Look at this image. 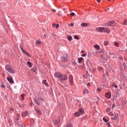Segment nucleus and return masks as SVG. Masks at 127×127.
I'll return each instance as SVG.
<instances>
[{
    "label": "nucleus",
    "mask_w": 127,
    "mask_h": 127,
    "mask_svg": "<svg viewBox=\"0 0 127 127\" xmlns=\"http://www.w3.org/2000/svg\"><path fill=\"white\" fill-rule=\"evenodd\" d=\"M55 78H59L61 81H67L68 78L66 74L60 73V72H56L54 74Z\"/></svg>",
    "instance_id": "nucleus-1"
},
{
    "label": "nucleus",
    "mask_w": 127,
    "mask_h": 127,
    "mask_svg": "<svg viewBox=\"0 0 127 127\" xmlns=\"http://www.w3.org/2000/svg\"><path fill=\"white\" fill-rule=\"evenodd\" d=\"M5 70L7 71L10 74H14L15 73V70H14V68L11 66L10 65H6L5 67Z\"/></svg>",
    "instance_id": "nucleus-2"
},
{
    "label": "nucleus",
    "mask_w": 127,
    "mask_h": 127,
    "mask_svg": "<svg viewBox=\"0 0 127 127\" xmlns=\"http://www.w3.org/2000/svg\"><path fill=\"white\" fill-rule=\"evenodd\" d=\"M96 31L98 32H106V33H110L111 32V31L108 30L107 28L105 27H98L96 28Z\"/></svg>",
    "instance_id": "nucleus-3"
},
{
    "label": "nucleus",
    "mask_w": 127,
    "mask_h": 127,
    "mask_svg": "<svg viewBox=\"0 0 127 127\" xmlns=\"http://www.w3.org/2000/svg\"><path fill=\"white\" fill-rule=\"evenodd\" d=\"M84 114H85V111H84V109H80L78 111L74 113V116L75 117H80V116L82 115H84Z\"/></svg>",
    "instance_id": "nucleus-4"
},
{
    "label": "nucleus",
    "mask_w": 127,
    "mask_h": 127,
    "mask_svg": "<svg viewBox=\"0 0 127 127\" xmlns=\"http://www.w3.org/2000/svg\"><path fill=\"white\" fill-rule=\"evenodd\" d=\"M69 59V55L68 54H64L63 57V62H66Z\"/></svg>",
    "instance_id": "nucleus-5"
},
{
    "label": "nucleus",
    "mask_w": 127,
    "mask_h": 127,
    "mask_svg": "<svg viewBox=\"0 0 127 127\" xmlns=\"http://www.w3.org/2000/svg\"><path fill=\"white\" fill-rule=\"evenodd\" d=\"M63 115L61 114L59 115V118L58 119V121H59V123H62V121H63Z\"/></svg>",
    "instance_id": "nucleus-6"
},
{
    "label": "nucleus",
    "mask_w": 127,
    "mask_h": 127,
    "mask_svg": "<svg viewBox=\"0 0 127 127\" xmlns=\"http://www.w3.org/2000/svg\"><path fill=\"white\" fill-rule=\"evenodd\" d=\"M116 22L115 21L109 22L107 26H115Z\"/></svg>",
    "instance_id": "nucleus-7"
},
{
    "label": "nucleus",
    "mask_w": 127,
    "mask_h": 127,
    "mask_svg": "<svg viewBox=\"0 0 127 127\" xmlns=\"http://www.w3.org/2000/svg\"><path fill=\"white\" fill-rule=\"evenodd\" d=\"M105 97L107 99H110L111 97H112V94L110 92H107L105 94Z\"/></svg>",
    "instance_id": "nucleus-8"
},
{
    "label": "nucleus",
    "mask_w": 127,
    "mask_h": 127,
    "mask_svg": "<svg viewBox=\"0 0 127 127\" xmlns=\"http://www.w3.org/2000/svg\"><path fill=\"white\" fill-rule=\"evenodd\" d=\"M73 81V76L70 75L69 76V83L70 85H73L74 84V82Z\"/></svg>",
    "instance_id": "nucleus-9"
},
{
    "label": "nucleus",
    "mask_w": 127,
    "mask_h": 127,
    "mask_svg": "<svg viewBox=\"0 0 127 127\" xmlns=\"http://www.w3.org/2000/svg\"><path fill=\"white\" fill-rule=\"evenodd\" d=\"M7 80H8V82H9L10 84H11V83H14L13 80L11 77H7Z\"/></svg>",
    "instance_id": "nucleus-10"
},
{
    "label": "nucleus",
    "mask_w": 127,
    "mask_h": 127,
    "mask_svg": "<svg viewBox=\"0 0 127 127\" xmlns=\"http://www.w3.org/2000/svg\"><path fill=\"white\" fill-rule=\"evenodd\" d=\"M34 101L35 104L37 105V106H40V102H38V100L36 98H34Z\"/></svg>",
    "instance_id": "nucleus-11"
},
{
    "label": "nucleus",
    "mask_w": 127,
    "mask_h": 127,
    "mask_svg": "<svg viewBox=\"0 0 127 127\" xmlns=\"http://www.w3.org/2000/svg\"><path fill=\"white\" fill-rule=\"evenodd\" d=\"M66 38L68 41H71L73 39V38L70 35H67Z\"/></svg>",
    "instance_id": "nucleus-12"
},
{
    "label": "nucleus",
    "mask_w": 127,
    "mask_h": 127,
    "mask_svg": "<svg viewBox=\"0 0 127 127\" xmlns=\"http://www.w3.org/2000/svg\"><path fill=\"white\" fill-rule=\"evenodd\" d=\"M87 94H89V90H88V89H87L86 88H85L83 90V95Z\"/></svg>",
    "instance_id": "nucleus-13"
},
{
    "label": "nucleus",
    "mask_w": 127,
    "mask_h": 127,
    "mask_svg": "<svg viewBox=\"0 0 127 127\" xmlns=\"http://www.w3.org/2000/svg\"><path fill=\"white\" fill-rule=\"evenodd\" d=\"M22 116L23 117H26V116H28V112L26 111L22 113Z\"/></svg>",
    "instance_id": "nucleus-14"
},
{
    "label": "nucleus",
    "mask_w": 127,
    "mask_h": 127,
    "mask_svg": "<svg viewBox=\"0 0 127 127\" xmlns=\"http://www.w3.org/2000/svg\"><path fill=\"white\" fill-rule=\"evenodd\" d=\"M81 26H82V27H87V26H88V24L86 23H82L81 24Z\"/></svg>",
    "instance_id": "nucleus-15"
},
{
    "label": "nucleus",
    "mask_w": 127,
    "mask_h": 127,
    "mask_svg": "<svg viewBox=\"0 0 127 127\" xmlns=\"http://www.w3.org/2000/svg\"><path fill=\"white\" fill-rule=\"evenodd\" d=\"M94 48H96L97 50H100V46L99 45H95L94 46Z\"/></svg>",
    "instance_id": "nucleus-16"
},
{
    "label": "nucleus",
    "mask_w": 127,
    "mask_h": 127,
    "mask_svg": "<svg viewBox=\"0 0 127 127\" xmlns=\"http://www.w3.org/2000/svg\"><path fill=\"white\" fill-rule=\"evenodd\" d=\"M42 84H43L44 85H45V86H48V83H47V82H46V79H44L43 81Z\"/></svg>",
    "instance_id": "nucleus-17"
},
{
    "label": "nucleus",
    "mask_w": 127,
    "mask_h": 127,
    "mask_svg": "<svg viewBox=\"0 0 127 127\" xmlns=\"http://www.w3.org/2000/svg\"><path fill=\"white\" fill-rule=\"evenodd\" d=\"M119 119V115L118 113L116 114L114 117V120H118Z\"/></svg>",
    "instance_id": "nucleus-18"
},
{
    "label": "nucleus",
    "mask_w": 127,
    "mask_h": 127,
    "mask_svg": "<svg viewBox=\"0 0 127 127\" xmlns=\"http://www.w3.org/2000/svg\"><path fill=\"white\" fill-rule=\"evenodd\" d=\"M23 53H24L25 54H26V55H27L28 56H29V57H30V55H29V54H28L27 52H26V51H25V50H23L22 51Z\"/></svg>",
    "instance_id": "nucleus-19"
},
{
    "label": "nucleus",
    "mask_w": 127,
    "mask_h": 127,
    "mask_svg": "<svg viewBox=\"0 0 127 127\" xmlns=\"http://www.w3.org/2000/svg\"><path fill=\"white\" fill-rule=\"evenodd\" d=\"M32 71H33L35 73H36V71H37V68L36 67H34L31 68Z\"/></svg>",
    "instance_id": "nucleus-20"
},
{
    "label": "nucleus",
    "mask_w": 127,
    "mask_h": 127,
    "mask_svg": "<svg viewBox=\"0 0 127 127\" xmlns=\"http://www.w3.org/2000/svg\"><path fill=\"white\" fill-rule=\"evenodd\" d=\"M36 45H40L41 44V42L40 41H36Z\"/></svg>",
    "instance_id": "nucleus-21"
},
{
    "label": "nucleus",
    "mask_w": 127,
    "mask_h": 127,
    "mask_svg": "<svg viewBox=\"0 0 127 127\" xmlns=\"http://www.w3.org/2000/svg\"><path fill=\"white\" fill-rule=\"evenodd\" d=\"M65 127H73V125L71 124V123H68Z\"/></svg>",
    "instance_id": "nucleus-22"
},
{
    "label": "nucleus",
    "mask_w": 127,
    "mask_h": 127,
    "mask_svg": "<svg viewBox=\"0 0 127 127\" xmlns=\"http://www.w3.org/2000/svg\"><path fill=\"white\" fill-rule=\"evenodd\" d=\"M36 114H37V115H41V112H40V111L38 110H35Z\"/></svg>",
    "instance_id": "nucleus-23"
},
{
    "label": "nucleus",
    "mask_w": 127,
    "mask_h": 127,
    "mask_svg": "<svg viewBox=\"0 0 127 127\" xmlns=\"http://www.w3.org/2000/svg\"><path fill=\"white\" fill-rule=\"evenodd\" d=\"M82 60H83L82 57H81L80 58H78V63H81V62L82 61Z\"/></svg>",
    "instance_id": "nucleus-24"
},
{
    "label": "nucleus",
    "mask_w": 127,
    "mask_h": 127,
    "mask_svg": "<svg viewBox=\"0 0 127 127\" xmlns=\"http://www.w3.org/2000/svg\"><path fill=\"white\" fill-rule=\"evenodd\" d=\"M27 65H29L30 68H31L32 67V65H31V63H30V62H28Z\"/></svg>",
    "instance_id": "nucleus-25"
},
{
    "label": "nucleus",
    "mask_w": 127,
    "mask_h": 127,
    "mask_svg": "<svg viewBox=\"0 0 127 127\" xmlns=\"http://www.w3.org/2000/svg\"><path fill=\"white\" fill-rule=\"evenodd\" d=\"M60 123H61V122H59V121H58V119L57 121H56L55 122V125H58V124H60Z\"/></svg>",
    "instance_id": "nucleus-26"
},
{
    "label": "nucleus",
    "mask_w": 127,
    "mask_h": 127,
    "mask_svg": "<svg viewBox=\"0 0 127 127\" xmlns=\"http://www.w3.org/2000/svg\"><path fill=\"white\" fill-rule=\"evenodd\" d=\"M24 96H25V95H24V94H21V97L22 98V100H24Z\"/></svg>",
    "instance_id": "nucleus-27"
},
{
    "label": "nucleus",
    "mask_w": 127,
    "mask_h": 127,
    "mask_svg": "<svg viewBox=\"0 0 127 127\" xmlns=\"http://www.w3.org/2000/svg\"><path fill=\"white\" fill-rule=\"evenodd\" d=\"M114 44H115V46H116V47H119V43H118L117 42H114Z\"/></svg>",
    "instance_id": "nucleus-28"
},
{
    "label": "nucleus",
    "mask_w": 127,
    "mask_h": 127,
    "mask_svg": "<svg viewBox=\"0 0 127 127\" xmlns=\"http://www.w3.org/2000/svg\"><path fill=\"white\" fill-rule=\"evenodd\" d=\"M74 39H77L78 40H79V37L77 36H74Z\"/></svg>",
    "instance_id": "nucleus-29"
},
{
    "label": "nucleus",
    "mask_w": 127,
    "mask_h": 127,
    "mask_svg": "<svg viewBox=\"0 0 127 127\" xmlns=\"http://www.w3.org/2000/svg\"><path fill=\"white\" fill-rule=\"evenodd\" d=\"M38 101H42V102L44 101L43 99L40 97H38Z\"/></svg>",
    "instance_id": "nucleus-30"
},
{
    "label": "nucleus",
    "mask_w": 127,
    "mask_h": 127,
    "mask_svg": "<svg viewBox=\"0 0 127 127\" xmlns=\"http://www.w3.org/2000/svg\"><path fill=\"white\" fill-rule=\"evenodd\" d=\"M103 120L104 121V122H105V123H108V120H107V119H106V118H105V117H104V118H103Z\"/></svg>",
    "instance_id": "nucleus-31"
},
{
    "label": "nucleus",
    "mask_w": 127,
    "mask_h": 127,
    "mask_svg": "<svg viewBox=\"0 0 127 127\" xmlns=\"http://www.w3.org/2000/svg\"><path fill=\"white\" fill-rule=\"evenodd\" d=\"M109 116H110L111 117H113L114 116V114L112 112H110L109 113Z\"/></svg>",
    "instance_id": "nucleus-32"
},
{
    "label": "nucleus",
    "mask_w": 127,
    "mask_h": 127,
    "mask_svg": "<svg viewBox=\"0 0 127 127\" xmlns=\"http://www.w3.org/2000/svg\"><path fill=\"white\" fill-rule=\"evenodd\" d=\"M104 45L105 46H107L108 45V42H104Z\"/></svg>",
    "instance_id": "nucleus-33"
},
{
    "label": "nucleus",
    "mask_w": 127,
    "mask_h": 127,
    "mask_svg": "<svg viewBox=\"0 0 127 127\" xmlns=\"http://www.w3.org/2000/svg\"><path fill=\"white\" fill-rule=\"evenodd\" d=\"M0 87H1V88H5V85H4V84H1Z\"/></svg>",
    "instance_id": "nucleus-34"
},
{
    "label": "nucleus",
    "mask_w": 127,
    "mask_h": 127,
    "mask_svg": "<svg viewBox=\"0 0 127 127\" xmlns=\"http://www.w3.org/2000/svg\"><path fill=\"white\" fill-rule=\"evenodd\" d=\"M70 15H71V16H74V15H75V13L74 12L70 13Z\"/></svg>",
    "instance_id": "nucleus-35"
},
{
    "label": "nucleus",
    "mask_w": 127,
    "mask_h": 127,
    "mask_svg": "<svg viewBox=\"0 0 127 127\" xmlns=\"http://www.w3.org/2000/svg\"><path fill=\"white\" fill-rule=\"evenodd\" d=\"M127 20H125V21H124V23H123V25H127Z\"/></svg>",
    "instance_id": "nucleus-36"
},
{
    "label": "nucleus",
    "mask_w": 127,
    "mask_h": 127,
    "mask_svg": "<svg viewBox=\"0 0 127 127\" xmlns=\"http://www.w3.org/2000/svg\"><path fill=\"white\" fill-rule=\"evenodd\" d=\"M59 28V25L58 24H57V25H56V28Z\"/></svg>",
    "instance_id": "nucleus-37"
},
{
    "label": "nucleus",
    "mask_w": 127,
    "mask_h": 127,
    "mask_svg": "<svg viewBox=\"0 0 127 127\" xmlns=\"http://www.w3.org/2000/svg\"><path fill=\"white\" fill-rule=\"evenodd\" d=\"M96 70H97V68H94L93 69V72H96Z\"/></svg>",
    "instance_id": "nucleus-38"
},
{
    "label": "nucleus",
    "mask_w": 127,
    "mask_h": 127,
    "mask_svg": "<svg viewBox=\"0 0 127 127\" xmlns=\"http://www.w3.org/2000/svg\"><path fill=\"white\" fill-rule=\"evenodd\" d=\"M110 111H111V109H110V108H107V109L106 111L107 112V113H108V112H110Z\"/></svg>",
    "instance_id": "nucleus-39"
},
{
    "label": "nucleus",
    "mask_w": 127,
    "mask_h": 127,
    "mask_svg": "<svg viewBox=\"0 0 127 127\" xmlns=\"http://www.w3.org/2000/svg\"><path fill=\"white\" fill-rule=\"evenodd\" d=\"M87 87H90V83H89V82L87 83Z\"/></svg>",
    "instance_id": "nucleus-40"
},
{
    "label": "nucleus",
    "mask_w": 127,
    "mask_h": 127,
    "mask_svg": "<svg viewBox=\"0 0 127 127\" xmlns=\"http://www.w3.org/2000/svg\"><path fill=\"white\" fill-rule=\"evenodd\" d=\"M81 56L82 57H85V56H87V54H83V55H81Z\"/></svg>",
    "instance_id": "nucleus-41"
},
{
    "label": "nucleus",
    "mask_w": 127,
    "mask_h": 127,
    "mask_svg": "<svg viewBox=\"0 0 127 127\" xmlns=\"http://www.w3.org/2000/svg\"><path fill=\"white\" fill-rule=\"evenodd\" d=\"M97 91H98V92H101V89L97 88Z\"/></svg>",
    "instance_id": "nucleus-42"
},
{
    "label": "nucleus",
    "mask_w": 127,
    "mask_h": 127,
    "mask_svg": "<svg viewBox=\"0 0 127 127\" xmlns=\"http://www.w3.org/2000/svg\"><path fill=\"white\" fill-rule=\"evenodd\" d=\"M115 107H116V105L115 104H113L112 105L113 109H114V108H115Z\"/></svg>",
    "instance_id": "nucleus-43"
},
{
    "label": "nucleus",
    "mask_w": 127,
    "mask_h": 127,
    "mask_svg": "<svg viewBox=\"0 0 127 127\" xmlns=\"http://www.w3.org/2000/svg\"><path fill=\"white\" fill-rule=\"evenodd\" d=\"M53 11L54 12H56V10L53 9Z\"/></svg>",
    "instance_id": "nucleus-44"
},
{
    "label": "nucleus",
    "mask_w": 127,
    "mask_h": 127,
    "mask_svg": "<svg viewBox=\"0 0 127 127\" xmlns=\"http://www.w3.org/2000/svg\"><path fill=\"white\" fill-rule=\"evenodd\" d=\"M53 26H56V24L53 23Z\"/></svg>",
    "instance_id": "nucleus-45"
},
{
    "label": "nucleus",
    "mask_w": 127,
    "mask_h": 127,
    "mask_svg": "<svg viewBox=\"0 0 127 127\" xmlns=\"http://www.w3.org/2000/svg\"><path fill=\"white\" fill-rule=\"evenodd\" d=\"M115 88H116V89H118V85H115L114 86Z\"/></svg>",
    "instance_id": "nucleus-46"
},
{
    "label": "nucleus",
    "mask_w": 127,
    "mask_h": 127,
    "mask_svg": "<svg viewBox=\"0 0 127 127\" xmlns=\"http://www.w3.org/2000/svg\"><path fill=\"white\" fill-rule=\"evenodd\" d=\"M10 111H11L12 112H13V108H10Z\"/></svg>",
    "instance_id": "nucleus-47"
},
{
    "label": "nucleus",
    "mask_w": 127,
    "mask_h": 127,
    "mask_svg": "<svg viewBox=\"0 0 127 127\" xmlns=\"http://www.w3.org/2000/svg\"><path fill=\"white\" fill-rule=\"evenodd\" d=\"M70 26H74V24H73V23H71L70 24Z\"/></svg>",
    "instance_id": "nucleus-48"
},
{
    "label": "nucleus",
    "mask_w": 127,
    "mask_h": 127,
    "mask_svg": "<svg viewBox=\"0 0 127 127\" xmlns=\"http://www.w3.org/2000/svg\"><path fill=\"white\" fill-rule=\"evenodd\" d=\"M17 118H19V117H20V115L17 114Z\"/></svg>",
    "instance_id": "nucleus-49"
},
{
    "label": "nucleus",
    "mask_w": 127,
    "mask_h": 127,
    "mask_svg": "<svg viewBox=\"0 0 127 127\" xmlns=\"http://www.w3.org/2000/svg\"><path fill=\"white\" fill-rule=\"evenodd\" d=\"M107 126H108V127H110V123H107Z\"/></svg>",
    "instance_id": "nucleus-50"
},
{
    "label": "nucleus",
    "mask_w": 127,
    "mask_h": 127,
    "mask_svg": "<svg viewBox=\"0 0 127 127\" xmlns=\"http://www.w3.org/2000/svg\"><path fill=\"white\" fill-rule=\"evenodd\" d=\"M109 10H110V8H107V9H106V11H109Z\"/></svg>",
    "instance_id": "nucleus-51"
},
{
    "label": "nucleus",
    "mask_w": 127,
    "mask_h": 127,
    "mask_svg": "<svg viewBox=\"0 0 127 127\" xmlns=\"http://www.w3.org/2000/svg\"><path fill=\"white\" fill-rule=\"evenodd\" d=\"M102 0H97V2H100V1Z\"/></svg>",
    "instance_id": "nucleus-52"
},
{
    "label": "nucleus",
    "mask_w": 127,
    "mask_h": 127,
    "mask_svg": "<svg viewBox=\"0 0 127 127\" xmlns=\"http://www.w3.org/2000/svg\"><path fill=\"white\" fill-rule=\"evenodd\" d=\"M21 50L22 51H23L24 50L23 49V48H21Z\"/></svg>",
    "instance_id": "nucleus-53"
},
{
    "label": "nucleus",
    "mask_w": 127,
    "mask_h": 127,
    "mask_svg": "<svg viewBox=\"0 0 127 127\" xmlns=\"http://www.w3.org/2000/svg\"><path fill=\"white\" fill-rule=\"evenodd\" d=\"M46 37V34H44V37Z\"/></svg>",
    "instance_id": "nucleus-54"
},
{
    "label": "nucleus",
    "mask_w": 127,
    "mask_h": 127,
    "mask_svg": "<svg viewBox=\"0 0 127 127\" xmlns=\"http://www.w3.org/2000/svg\"><path fill=\"white\" fill-rule=\"evenodd\" d=\"M81 53H84V51H81Z\"/></svg>",
    "instance_id": "nucleus-55"
},
{
    "label": "nucleus",
    "mask_w": 127,
    "mask_h": 127,
    "mask_svg": "<svg viewBox=\"0 0 127 127\" xmlns=\"http://www.w3.org/2000/svg\"><path fill=\"white\" fill-rule=\"evenodd\" d=\"M31 106L32 107V102L31 103Z\"/></svg>",
    "instance_id": "nucleus-56"
},
{
    "label": "nucleus",
    "mask_w": 127,
    "mask_h": 127,
    "mask_svg": "<svg viewBox=\"0 0 127 127\" xmlns=\"http://www.w3.org/2000/svg\"><path fill=\"white\" fill-rule=\"evenodd\" d=\"M64 10H66V8H64Z\"/></svg>",
    "instance_id": "nucleus-57"
},
{
    "label": "nucleus",
    "mask_w": 127,
    "mask_h": 127,
    "mask_svg": "<svg viewBox=\"0 0 127 127\" xmlns=\"http://www.w3.org/2000/svg\"><path fill=\"white\" fill-rule=\"evenodd\" d=\"M108 0V1H110V0Z\"/></svg>",
    "instance_id": "nucleus-58"
},
{
    "label": "nucleus",
    "mask_w": 127,
    "mask_h": 127,
    "mask_svg": "<svg viewBox=\"0 0 127 127\" xmlns=\"http://www.w3.org/2000/svg\"><path fill=\"white\" fill-rule=\"evenodd\" d=\"M9 89H10V87H9Z\"/></svg>",
    "instance_id": "nucleus-59"
},
{
    "label": "nucleus",
    "mask_w": 127,
    "mask_h": 127,
    "mask_svg": "<svg viewBox=\"0 0 127 127\" xmlns=\"http://www.w3.org/2000/svg\"><path fill=\"white\" fill-rule=\"evenodd\" d=\"M58 15H59H59H60V14H58Z\"/></svg>",
    "instance_id": "nucleus-60"
}]
</instances>
